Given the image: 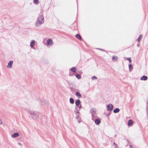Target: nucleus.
Segmentation results:
<instances>
[{
	"mask_svg": "<svg viewBox=\"0 0 148 148\" xmlns=\"http://www.w3.org/2000/svg\"><path fill=\"white\" fill-rule=\"evenodd\" d=\"M90 112L91 113V114H92V119L93 120H94V117L95 116V115L94 114H96V110L95 108H92L91 110H90Z\"/></svg>",
	"mask_w": 148,
	"mask_h": 148,
	"instance_id": "7ed1b4c3",
	"label": "nucleus"
},
{
	"mask_svg": "<svg viewBox=\"0 0 148 148\" xmlns=\"http://www.w3.org/2000/svg\"><path fill=\"white\" fill-rule=\"evenodd\" d=\"M95 122L96 124L98 125L100 123L101 121L99 119H96L95 120Z\"/></svg>",
	"mask_w": 148,
	"mask_h": 148,
	"instance_id": "9b49d317",
	"label": "nucleus"
},
{
	"mask_svg": "<svg viewBox=\"0 0 148 148\" xmlns=\"http://www.w3.org/2000/svg\"><path fill=\"white\" fill-rule=\"evenodd\" d=\"M78 108H79V109H80V108H82V106L81 105L80 106H78Z\"/></svg>",
	"mask_w": 148,
	"mask_h": 148,
	"instance_id": "473e14b6",
	"label": "nucleus"
},
{
	"mask_svg": "<svg viewBox=\"0 0 148 148\" xmlns=\"http://www.w3.org/2000/svg\"><path fill=\"white\" fill-rule=\"evenodd\" d=\"M70 102L71 104H73L74 103V99L72 98H70L69 99Z\"/></svg>",
	"mask_w": 148,
	"mask_h": 148,
	"instance_id": "6ab92c4d",
	"label": "nucleus"
},
{
	"mask_svg": "<svg viewBox=\"0 0 148 148\" xmlns=\"http://www.w3.org/2000/svg\"><path fill=\"white\" fill-rule=\"evenodd\" d=\"M2 122L1 119L0 118V124L2 125Z\"/></svg>",
	"mask_w": 148,
	"mask_h": 148,
	"instance_id": "7c9ffc66",
	"label": "nucleus"
},
{
	"mask_svg": "<svg viewBox=\"0 0 148 148\" xmlns=\"http://www.w3.org/2000/svg\"><path fill=\"white\" fill-rule=\"evenodd\" d=\"M18 144L19 145H20L21 146H22V144L20 143H18Z\"/></svg>",
	"mask_w": 148,
	"mask_h": 148,
	"instance_id": "72a5a7b5",
	"label": "nucleus"
},
{
	"mask_svg": "<svg viewBox=\"0 0 148 148\" xmlns=\"http://www.w3.org/2000/svg\"><path fill=\"white\" fill-rule=\"evenodd\" d=\"M53 43V41L51 39H49L47 41V44L48 45H51Z\"/></svg>",
	"mask_w": 148,
	"mask_h": 148,
	"instance_id": "423d86ee",
	"label": "nucleus"
},
{
	"mask_svg": "<svg viewBox=\"0 0 148 148\" xmlns=\"http://www.w3.org/2000/svg\"><path fill=\"white\" fill-rule=\"evenodd\" d=\"M142 38V35H140L139 36V37L138 38V42H140L141 40V38Z\"/></svg>",
	"mask_w": 148,
	"mask_h": 148,
	"instance_id": "5701e85b",
	"label": "nucleus"
},
{
	"mask_svg": "<svg viewBox=\"0 0 148 148\" xmlns=\"http://www.w3.org/2000/svg\"><path fill=\"white\" fill-rule=\"evenodd\" d=\"M120 109L118 108H116L114 109L113 110V112L114 113H117L119 112Z\"/></svg>",
	"mask_w": 148,
	"mask_h": 148,
	"instance_id": "f3484780",
	"label": "nucleus"
},
{
	"mask_svg": "<svg viewBox=\"0 0 148 148\" xmlns=\"http://www.w3.org/2000/svg\"><path fill=\"white\" fill-rule=\"evenodd\" d=\"M76 115V118L77 119H78L79 118V114H78V115Z\"/></svg>",
	"mask_w": 148,
	"mask_h": 148,
	"instance_id": "2f4dec72",
	"label": "nucleus"
},
{
	"mask_svg": "<svg viewBox=\"0 0 148 148\" xmlns=\"http://www.w3.org/2000/svg\"><path fill=\"white\" fill-rule=\"evenodd\" d=\"M44 17L43 15H40L36 22V27H38L42 24L44 22Z\"/></svg>",
	"mask_w": 148,
	"mask_h": 148,
	"instance_id": "f03ea898",
	"label": "nucleus"
},
{
	"mask_svg": "<svg viewBox=\"0 0 148 148\" xmlns=\"http://www.w3.org/2000/svg\"><path fill=\"white\" fill-rule=\"evenodd\" d=\"M127 60L129 61L130 63H131V62L132 60L130 58H127Z\"/></svg>",
	"mask_w": 148,
	"mask_h": 148,
	"instance_id": "c85d7f7f",
	"label": "nucleus"
},
{
	"mask_svg": "<svg viewBox=\"0 0 148 148\" xmlns=\"http://www.w3.org/2000/svg\"><path fill=\"white\" fill-rule=\"evenodd\" d=\"M35 44V41L34 40H32V41L31 42L30 46L32 48H33V47L34 46Z\"/></svg>",
	"mask_w": 148,
	"mask_h": 148,
	"instance_id": "9d476101",
	"label": "nucleus"
},
{
	"mask_svg": "<svg viewBox=\"0 0 148 148\" xmlns=\"http://www.w3.org/2000/svg\"><path fill=\"white\" fill-rule=\"evenodd\" d=\"M75 95L78 98H80L81 97V95L79 92H76L75 94Z\"/></svg>",
	"mask_w": 148,
	"mask_h": 148,
	"instance_id": "4468645a",
	"label": "nucleus"
},
{
	"mask_svg": "<svg viewBox=\"0 0 148 148\" xmlns=\"http://www.w3.org/2000/svg\"><path fill=\"white\" fill-rule=\"evenodd\" d=\"M133 123V121L131 119L129 120L128 123V126L131 125Z\"/></svg>",
	"mask_w": 148,
	"mask_h": 148,
	"instance_id": "2eb2a0df",
	"label": "nucleus"
},
{
	"mask_svg": "<svg viewBox=\"0 0 148 148\" xmlns=\"http://www.w3.org/2000/svg\"><path fill=\"white\" fill-rule=\"evenodd\" d=\"M76 37L79 39V40H81L82 37L79 34H77L75 36Z\"/></svg>",
	"mask_w": 148,
	"mask_h": 148,
	"instance_id": "a211bd4d",
	"label": "nucleus"
},
{
	"mask_svg": "<svg viewBox=\"0 0 148 148\" xmlns=\"http://www.w3.org/2000/svg\"><path fill=\"white\" fill-rule=\"evenodd\" d=\"M139 46V44H137V46L138 47Z\"/></svg>",
	"mask_w": 148,
	"mask_h": 148,
	"instance_id": "c9c22d12",
	"label": "nucleus"
},
{
	"mask_svg": "<svg viewBox=\"0 0 148 148\" xmlns=\"http://www.w3.org/2000/svg\"><path fill=\"white\" fill-rule=\"evenodd\" d=\"M146 109H147V110H148V101H147V106H146Z\"/></svg>",
	"mask_w": 148,
	"mask_h": 148,
	"instance_id": "c756f323",
	"label": "nucleus"
},
{
	"mask_svg": "<svg viewBox=\"0 0 148 148\" xmlns=\"http://www.w3.org/2000/svg\"><path fill=\"white\" fill-rule=\"evenodd\" d=\"M118 58L115 56H113L112 57V60L113 62H115L117 60Z\"/></svg>",
	"mask_w": 148,
	"mask_h": 148,
	"instance_id": "0eeeda50",
	"label": "nucleus"
},
{
	"mask_svg": "<svg viewBox=\"0 0 148 148\" xmlns=\"http://www.w3.org/2000/svg\"><path fill=\"white\" fill-rule=\"evenodd\" d=\"M113 144H114V145L115 148H119V147H118V145L116 144L115 143H113Z\"/></svg>",
	"mask_w": 148,
	"mask_h": 148,
	"instance_id": "a878e982",
	"label": "nucleus"
},
{
	"mask_svg": "<svg viewBox=\"0 0 148 148\" xmlns=\"http://www.w3.org/2000/svg\"><path fill=\"white\" fill-rule=\"evenodd\" d=\"M113 144H114V145L115 148H119V147H118V145L116 144L115 143H113Z\"/></svg>",
	"mask_w": 148,
	"mask_h": 148,
	"instance_id": "bb28decb",
	"label": "nucleus"
},
{
	"mask_svg": "<svg viewBox=\"0 0 148 148\" xmlns=\"http://www.w3.org/2000/svg\"><path fill=\"white\" fill-rule=\"evenodd\" d=\"M74 112L76 115L79 114V112L77 108H75Z\"/></svg>",
	"mask_w": 148,
	"mask_h": 148,
	"instance_id": "ddd939ff",
	"label": "nucleus"
},
{
	"mask_svg": "<svg viewBox=\"0 0 148 148\" xmlns=\"http://www.w3.org/2000/svg\"><path fill=\"white\" fill-rule=\"evenodd\" d=\"M79 123L80 122V121H79Z\"/></svg>",
	"mask_w": 148,
	"mask_h": 148,
	"instance_id": "e433bc0d",
	"label": "nucleus"
},
{
	"mask_svg": "<svg viewBox=\"0 0 148 148\" xmlns=\"http://www.w3.org/2000/svg\"><path fill=\"white\" fill-rule=\"evenodd\" d=\"M33 3L34 4H38L39 3L38 0H34Z\"/></svg>",
	"mask_w": 148,
	"mask_h": 148,
	"instance_id": "4be33fe9",
	"label": "nucleus"
},
{
	"mask_svg": "<svg viewBox=\"0 0 148 148\" xmlns=\"http://www.w3.org/2000/svg\"><path fill=\"white\" fill-rule=\"evenodd\" d=\"M99 49L100 50H101V51H104V50H103V49Z\"/></svg>",
	"mask_w": 148,
	"mask_h": 148,
	"instance_id": "f704fd0d",
	"label": "nucleus"
},
{
	"mask_svg": "<svg viewBox=\"0 0 148 148\" xmlns=\"http://www.w3.org/2000/svg\"><path fill=\"white\" fill-rule=\"evenodd\" d=\"M27 110L33 119L35 120H38L39 119V112L29 110Z\"/></svg>",
	"mask_w": 148,
	"mask_h": 148,
	"instance_id": "f257e3e1",
	"label": "nucleus"
},
{
	"mask_svg": "<svg viewBox=\"0 0 148 148\" xmlns=\"http://www.w3.org/2000/svg\"><path fill=\"white\" fill-rule=\"evenodd\" d=\"M81 103V101L80 100L78 99L75 101V103L76 106L77 107H78V106Z\"/></svg>",
	"mask_w": 148,
	"mask_h": 148,
	"instance_id": "1a4fd4ad",
	"label": "nucleus"
},
{
	"mask_svg": "<svg viewBox=\"0 0 148 148\" xmlns=\"http://www.w3.org/2000/svg\"><path fill=\"white\" fill-rule=\"evenodd\" d=\"M13 61H10L8 63V64L7 66V67L9 69H10L12 67V65L13 64Z\"/></svg>",
	"mask_w": 148,
	"mask_h": 148,
	"instance_id": "39448f33",
	"label": "nucleus"
},
{
	"mask_svg": "<svg viewBox=\"0 0 148 148\" xmlns=\"http://www.w3.org/2000/svg\"><path fill=\"white\" fill-rule=\"evenodd\" d=\"M129 71H130L133 69V66L132 64H129Z\"/></svg>",
	"mask_w": 148,
	"mask_h": 148,
	"instance_id": "412c9836",
	"label": "nucleus"
},
{
	"mask_svg": "<svg viewBox=\"0 0 148 148\" xmlns=\"http://www.w3.org/2000/svg\"><path fill=\"white\" fill-rule=\"evenodd\" d=\"M97 79V77L95 76H93L92 77V79L93 80H94L95 79Z\"/></svg>",
	"mask_w": 148,
	"mask_h": 148,
	"instance_id": "cd10ccee",
	"label": "nucleus"
},
{
	"mask_svg": "<svg viewBox=\"0 0 148 148\" xmlns=\"http://www.w3.org/2000/svg\"><path fill=\"white\" fill-rule=\"evenodd\" d=\"M113 106L112 104H110L107 106V110L111 111L113 110Z\"/></svg>",
	"mask_w": 148,
	"mask_h": 148,
	"instance_id": "20e7f679",
	"label": "nucleus"
},
{
	"mask_svg": "<svg viewBox=\"0 0 148 148\" xmlns=\"http://www.w3.org/2000/svg\"><path fill=\"white\" fill-rule=\"evenodd\" d=\"M113 144H114V145L115 148H119V147H118V145L116 144L115 143H113Z\"/></svg>",
	"mask_w": 148,
	"mask_h": 148,
	"instance_id": "393cba45",
	"label": "nucleus"
},
{
	"mask_svg": "<svg viewBox=\"0 0 148 148\" xmlns=\"http://www.w3.org/2000/svg\"><path fill=\"white\" fill-rule=\"evenodd\" d=\"M41 103L43 105H45L47 104V101L43 99H42L41 101Z\"/></svg>",
	"mask_w": 148,
	"mask_h": 148,
	"instance_id": "dca6fc26",
	"label": "nucleus"
},
{
	"mask_svg": "<svg viewBox=\"0 0 148 148\" xmlns=\"http://www.w3.org/2000/svg\"><path fill=\"white\" fill-rule=\"evenodd\" d=\"M19 134L18 133H15L12 134L11 136L13 138H15L16 137L18 136Z\"/></svg>",
	"mask_w": 148,
	"mask_h": 148,
	"instance_id": "6e6552de",
	"label": "nucleus"
},
{
	"mask_svg": "<svg viewBox=\"0 0 148 148\" xmlns=\"http://www.w3.org/2000/svg\"><path fill=\"white\" fill-rule=\"evenodd\" d=\"M75 76L78 79H79L81 78V76L79 74H76L75 75Z\"/></svg>",
	"mask_w": 148,
	"mask_h": 148,
	"instance_id": "b1692460",
	"label": "nucleus"
},
{
	"mask_svg": "<svg viewBox=\"0 0 148 148\" xmlns=\"http://www.w3.org/2000/svg\"><path fill=\"white\" fill-rule=\"evenodd\" d=\"M71 70L72 72H75L77 71V69H75V67H73L71 68Z\"/></svg>",
	"mask_w": 148,
	"mask_h": 148,
	"instance_id": "aec40b11",
	"label": "nucleus"
},
{
	"mask_svg": "<svg viewBox=\"0 0 148 148\" xmlns=\"http://www.w3.org/2000/svg\"><path fill=\"white\" fill-rule=\"evenodd\" d=\"M147 76L143 75L140 78V79L142 80H146L147 79Z\"/></svg>",
	"mask_w": 148,
	"mask_h": 148,
	"instance_id": "f8f14e48",
	"label": "nucleus"
}]
</instances>
